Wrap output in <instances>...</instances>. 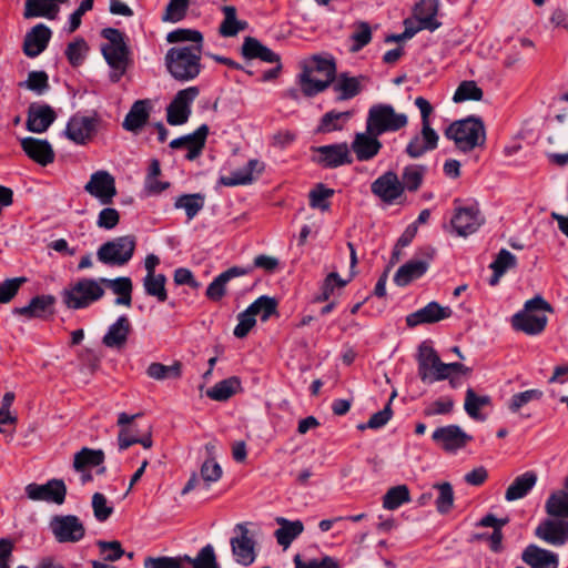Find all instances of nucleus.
<instances>
[{
	"mask_svg": "<svg viewBox=\"0 0 568 568\" xmlns=\"http://www.w3.org/2000/svg\"><path fill=\"white\" fill-rule=\"evenodd\" d=\"M336 62L327 54H314L303 63L298 83L306 97H314L325 91L335 80Z\"/></svg>",
	"mask_w": 568,
	"mask_h": 568,
	"instance_id": "obj_1",
	"label": "nucleus"
},
{
	"mask_svg": "<svg viewBox=\"0 0 568 568\" xmlns=\"http://www.w3.org/2000/svg\"><path fill=\"white\" fill-rule=\"evenodd\" d=\"M201 54L202 45L171 48L165 54L168 71L176 80H193L201 72Z\"/></svg>",
	"mask_w": 568,
	"mask_h": 568,
	"instance_id": "obj_2",
	"label": "nucleus"
},
{
	"mask_svg": "<svg viewBox=\"0 0 568 568\" xmlns=\"http://www.w3.org/2000/svg\"><path fill=\"white\" fill-rule=\"evenodd\" d=\"M539 311L554 313V307L542 296L536 295L525 303L523 311L513 316V327L527 335H538L542 333L548 318L546 315L536 314Z\"/></svg>",
	"mask_w": 568,
	"mask_h": 568,
	"instance_id": "obj_3",
	"label": "nucleus"
},
{
	"mask_svg": "<svg viewBox=\"0 0 568 568\" xmlns=\"http://www.w3.org/2000/svg\"><path fill=\"white\" fill-rule=\"evenodd\" d=\"M445 136L454 141L455 146L463 152L474 150L486 140L484 123L474 116L453 122L445 130Z\"/></svg>",
	"mask_w": 568,
	"mask_h": 568,
	"instance_id": "obj_4",
	"label": "nucleus"
},
{
	"mask_svg": "<svg viewBox=\"0 0 568 568\" xmlns=\"http://www.w3.org/2000/svg\"><path fill=\"white\" fill-rule=\"evenodd\" d=\"M101 36L109 41L102 47V54L112 69L110 79L118 82L124 74L129 60V48L124 40V34L114 28H105Z\"/></svg>",
	"mask_w": 568,
	"mask_h": 568,
	"instance_id": "obj_5",
	"label": "nucleus"
},
{
	"mask_svg": "<svg viewBox=\"0 0 568 568\" xmlns=\"http://www.w3.org/2000/svg\"><path fill=\"white\" fill-rule=\"evenodd\" d=\"M104 293L100 280L83 277L65 287L61 297L68 308L81 310L101 300Z\"/></svg>",
	"mask_w": 568,
	"mask_h": 568,
	"instance_id": "obj_6",
	"label": "nucleus"
},
{
	"mask_svg": "<svg viewBox=\"0 0 568 568\" xmlns=\"http://www.w3.org/2000/svg\"><path fill=\"white\" fill-rule=\"evenodd\" d=\"M407 122V115L397 113L392 105L375 104L368 111L366 125L371 133L382 135L405 128Z\"/></svg>",
	"mask_w": 568,
	"mask_h": 568,
	"instance_id": "obj_7",
	"label": "nucleus"
},
{
	"mask_svg": "<svg viewBox=\"0 0 568 568\" xmlns=\"http://www.w3.org/2000/svg\"><path fill=\"white\" fill-rule=\"evenodd\" d=\"M136 247L134 235L115 237L102 244L98 252V260L106 265H125L133 256Z\"/></svg>",
	"mask_w": 568,
	"mask_h": 568,
	"instance_id": "obj_8",
	"label": "nucleus"
},
{
	"mask_svg": "<svg viewBox=\"0 0 568 568\" xmlns=\"http://www.w3.org/2000/svg\"><path fill=\"white\" fill-rule=\"evenodd\" d=\"M139 416L140 414H119L118 425L120 426V432L118 435V445L120 450H125L134 444H141L146 449L152 447L153 440L151 426H148L143 432H140L138 429V425L133 424V420Z\"/></svg>",
	"mask_w": 568,
	"mask_h": 568,
	"instance_id": "obj_9",
	"label": "nucleus"
},
{
	"mask_svg": "<svg viewBox=\"0 0 568 568\" xmlns=\"http://www.w3.org/2000/svg\"><path fill=\"white\" fill-rule=\"evenodd\" d=\"M50 530L58 542H78L85 536V527L75 515H57L51 518Z\"/></svg>",
	"mask_w": 568,
	"mask_h": 568,
	"instance_id": "obj_10",
	"label": "nucleus"
},
{
	"mask_svg": "<svg viewBox=\"0 0 568 568\" xmlns=\"http://www.w3.org/2000/svg\"><path fill=\"white\" fill-rule=\"evenodd\" d=\"M234 531L236 535L230 540L232 555L239 565L250 566L256 558V542L247 528V524H237Z\"/></svg>",
	"mask_w": 568,
	"mask_h": 568,
	"instance_id": "obj_11",
	"label": "nucleus"
},
{
	"mask_svg": "<svg viewBox=\"0 0 568 568\" xmlns=\"http://www.w3.org/2000/svg\"><path fill=\"white\" fill-rule=\"evenodd\" d=\"M200 91L196 87L180 90L166 109V120L171 125H182L191 115V105Z\"/></svg>",
	"mask_w": 568,
	"mask_h": 568,
	"instance_id": "obj_12",
	"label": "nucleus"
},
{
	"mask_svg": "<svg viewBox=\"0 0 568 568\" xmlns=\"http://www.w3.org/2000/svg\"><path fill=\"white\" fill-rule=\"evenodd\" d=\"M29 499L34 501H47L62 505L67 497V486L62 479H50L45 484L40 485L31 483L24 488Z\"/></svg>",
	"mask_w": 568,
	"mask_h": 568,
	"instance_id": "obj_13",
	"label": "nucleus"
},
{
	"mask_svg": "<svg viewBox=\"0 0 568 568\" xmlns=\"http://www.w3.org/2000/svg\"><path fill=\"white\" fill-rule=\"evenodd\" d=\"M433 440L445 452L455 453L467 446L473 437L465 433L458 425L438 427L432 435Z\"/></svg>",
	"mask_w": 568,
	"mask_h": 568,
	"instance_id": "obj_14",
	"label": "nucleus"
},
{
	"mask_svg": "<svg viewBox=\"0 0 568 568\" xmlns=\"http://www.w3.org/2000/svg\"><path fill=\"white\" fill-rule=\"evenodd\" d=\"M535 535L549 545L562 546L568 541V520L547 518L537 526Z\"/></svg>",
	"mask_w": 568,
	"mask_h": 568,
	"instance_id": "obj_15",
	"label": "nucleus"
},
{
	"mask_svg": "<svg viewBox=\"0 0 568 568\" xmlns=\"http://www.w3.org/2000/svg\"><path fill=\"white\" fill-rule=\"evenodd\" d=\"M207 134L209 126L206 124H202L195 132L172 140L170 142V146L172 149L185 150V158L192 161L201 154L205 145Z\"/></svg>",
	"mask_w": 568,
	"mask_h": 568,
	"instance_id": "obj_16",
	"label": "nucleus"
},
{
	"mask_svg": "<svg viewBox=\"0 0 568 568\" xmlns=\"http://www.w3.org/2000/svg\"><path fill=\"white\" fill-rule=\"evenodd\" d=\"M453 311L449 306H442L437 302H430L426 306L407 315L406 323L409 327L420 324H433L449 318Z\"/></svg>",
	"mask_w": 568,
	"mask_h": 568,
	"instance_id": "obj_17",
	"label": "nucleus"
},
{
	"mask_svg": "<svg viewBox=\"0 0 568 568\" xmlns=\"http://www.w3.org/2000/svg\"><path fill=\"white\" fill-rule=\"evenodd\" d=\"M132 332V324L126 315H121L113 324H111L102 337L104 346L113 349H122L125 347L129 336Z\"/></svg>",
	"mask_w": 568,
	"mask_h": 568,
	"instance_id": "obj_18",
	"label": "nucleus"
},
{
	"mask_svg": "<svg viewBox=\"0 0 568 568\" xmlns=\"http://www.w3.org/2000/svg\"><path fill=\"white\" fill-rule=\"evenodd\" d=\"M521 560L530 568H558L559 558L554 551L535 544L528 545L521 552Z\"/></svg>",
	"mask_w": 568,
	"mask_h": 568,
	"instance_id": "obj_19",
	"label": "nucleus"
},
{
	"mask_svg": "<svg viewBox=\"0 0 568 568\" xmlns=\"http://www.w3.org/2000/svg\"><path fill=\"white\" fill-rule=\"evenodd\" d=\"M52 32L43 23L34 26L27 32L23 41V52L29 58H36L42 53L51 39Z\"/></svg>",
	"mask_w": 568,
	"mask_h": 568,
	"instance_id": "obj_20",
	"label": "nucleus"
},
{
	"mask_svg": "<svg viewBox=\"0 0 568 568\" xmlns=\"http://www.w3.org/2000/svg\"><path fill=\"white\" fill-rule=\"evenodd\" d=\"M450 223L458 235L467 236L476 232L481 224L479 211L474 207H456Z\"/></svg>",
	"mask_w": 568,
	"mask_h": 568,
	"instance_id": "obj_21",
	"label": "nucleus"
},
{
	"mask_svg": "<svg viewBox=\"0 0 568 568\" xmlns=\"http://www.w3.org/2000/svg\"><path fill=\"white\" fill-rule=\"evenodd\" d=\"M97 121L90 116H72L65 128L68 139L78 143L84 144L90 140L95 131Z\"/></svg>",
	"mask_w": 568,
	"mask_h": 568,
	"instance_id": "obj_22",
	"label": "nucleus"
},
{
	"mask_svg": "<svg viewBox=\"0 0 568 568\" xmlns=\"http://www.w3.org/2000/svg\"><path fill=\"white\" fill-rule=\"evenodd\" d=\"M366 78L363 75L359 77H351L348 73H339L335 74V80L332 82V87L334 92L337 94V101L351 100L357 94H359L363 90V81Z\"/></svg>",
	"mask_w": 568,
	"mask_h": 568,
	"instance_id": "obj_23",
	"label": "nucleus"
},
{
	"mask_svg": "<svg viewBox=\"0 0 568 568\" xmlns=\"http://www.w3.org/2000/svg\"><path fill=\"white\" fill-rule=\"evenodd\" d=\"M438 11V2L437 0H422L414 10V17L416 19V24L414 23V28L417 31L420 30H436L440 23L437 21L436 16Z\"/></svg>",
	"mask_w": 568,
	"mask_h": 568,
	"instance_id": "obj_24",
	"label": "nucleus"
},
{
	"mask_svg": "<svg viewBox=\"0 0 568 568\" xmlns=\"http://www.w3.org/2000/svg\"><path fill=\"white\" fill-rule=\"evenodd\" d=\"M438 134L436 131L428 125V130L425 125H422L420 133L415 135L406 146V152L410 158H419L428 151L435 150L438 144Z\"/></svg>",
	"mask_w": 568,
	"mask_h": 568,
	"instance_id": "obj_25",
	"label": "nucleus"
},
{
	"mask_svg": "<svg viewBox=\"0 0 568 568\" xmlns=\"http://www.w3.org/2000/svg\"><path fill=\"white\" fill-rule=\"evenodd\" d=\"M378 134L365 132L357 133L352 142V150L361 161H367L374 158L381 150L382 143Z\"/></svg>",
	"mask_w": 568,
	"mask_h": 568,
	"instance_id": "obj_26",
	"label": "nucleus"
},
{
	"mask_svg": "<svg viewBox=\"0 0 568 568\" xmlns=\"http://www.w3.org/2000/svg\"><path fill=\"white\" fill-rule=\"evenodd\" d=\"M250 271L251 268L239 266H233L224 271L209 284L205 292L206 297L214 302L221 301L226 293V284L234 277L248 274Z\"/></svg>",
	"mask_w": 568,
	"mask_h": 568,
	"instance_id": "obj_27",
	"label": "nucleus"
},
{
	"mask_svg": "<svg viewBox=\"0 0 568 568\" xmlns=\"http://www.w3.org/2000/svg\"><path fill=\"white\" fill-rule=\"evenodd\" d=\"M317 162L326 168H337L351 162L347 144L325 145L317 149Z\"/></svg>",
	"mask_w": 568,
	"mask_h": 568,
	"instance_id": "obj_28",
	"label": "nucleus"
},
{
	"mask_svg": "<svg viewBox=\"0 0 568 568\" xmlns=\"http://www.w3.org/2000/svg\"><path fill=\"white\" fill-rule=\"evenodd\" d=\"M55 120V113L49 105H30L27 128L34 133H43Z\"/></svg>",
	"mask_w": 568,
	"mask_h": 568,
	"instance_id": "obj_29",
	"label": "nucleus"
},
{
	"mask_svg": "<svg viewBox=\"0 0 568 568\" xmlns=\"http://www.w3.org/2000/svg\"><path fill=\"white\" fill-rule=\"evenodd\" d=\"M68 0H26L23 17L26 19L44 17L53 20L58 17L60 4Z\"/></svg>",
	"mask_w": 568,
	"mask_h": 568,
	"instance_id": "obj_30",
	"label": "nucleus"
},
{
	"mask_svg": "<svg viewBox=\"0 0 568 568\" xmlns=\"http://www.w3.org/2000/svg\"><path fill=\"white\" fill-rule=\"evenodd\" d=\"M242 55L247 60L260 59L267 63H278L280 55L253 37H246L241 48Z\"/></svg>",
	"mask_w": 568,
	"mask_h": 568,
	"instance_id": "obj_31",
	"label": "nucleus"
},
{
	"mask_svg": "<svg viewBox=\"0 0 568 568\" xmlns=\"http://www.w3.org/2000/svg\"><path fill=\"white\" fill-rule=\"evenodd\" d=\"M22 149L26 154L36 162L47 165L51 163L54 158L53 150L48 141L39 140L36 138H26L21 142Z\"/></svg>",
	"mask_w": 568,
	"mask_h": 568,
	"instance_id": "obj_32",
	"label": "nucleus"
},
{
	"mask_svg": "<svg viewBox=\"0 0 568 568\" xmlns=\"http://www.w3.org/2000/svg\"><path fill=\"white\" fill-rule=\"evenodd\" d=\"M150 100L135 101L123 120V128L130 132H136L143 128L150 116Z\"/></svg>",
	"mask_w": 568,
	"mask_h": 568,
	"instance_id": "obj_33",
	"label": "nucleus"
},
{
	"mask_svg": "<svg viewBox=\"0 0 568 568\" xmlns=\"http://www.w3.org/2000/svg\"><path fill=\"white\" fill-rule=\"evenodd\" d=\"M537 483V474L532 470L517 476L505 493L507 501H514L524 498L534 488Z\"/></svg>",
	"mask_w": 568,
	"mask_h": 568,
	"instance_id": "obj_34",
	"label": "nucleus"
},
{
	"mask_svg": "<svg viewBox=\"0 0 568 568\" xmlns=\"http://www.w3.org/2000/svg\"><path fill=\"white\" fill-rule=\"evenodd\" d=\"M276 523L280 528L275 530L274 536L277 544L283 548H287L304 530V525L301 520L291 521L284 517H277Z\"/></svg>",
	"mask_w": 568,
	"mask_h": 568,
	"instance_id": "obj_35",
	"label": "nucleus"
},
{
	"mask_svg": "<svg viewBox=\"0 0 568 568\" xmlns=\"http://www.w3.org/2000/svg\"><path fill=\"white\" fill-rule=\"evenodd\" d=\"M54 302L55 298L52 295H38L27 306L14 308L13 313L27 318H41L45 316Z\"/></svg>",
	"mask_w": 568,
	"mask_h": 568,
	"instance_id": "obj_36",
	"label": "nucleus"
},
{
	"mask_svg": "<svg viewBox=\"0 0 568 568\" xmlns=\"http://www.w3.org/2000/svg\"><path fill=\"white\" fill-rule=\"evenodd\" d=\"M439 356L437 352L428 343L424 342L418 347L417 364H418V376L423 382H427L430 378V374L434 371Z\"/></svg>",
	"mask_w": 568,
	"mask_h": 568,
	"instance_id": "obj_37",
	"label": "nucleus"
},
{
	"mask_svg": "<svg viewBox=\"0 0 568 568\" xmlns=\"http://www.w3.org/2000/svg\"><path fill=\"white\" fill-rule=\"evenodd\" d=\"M371 189L383 202L390 204L403 194L405 185L400 180H375Z\"/></svg>",
	"mask_w": 568,
	"mask_h": 568,
	"instance_id": "obj_38",
	"label": "nucleus"
},
{
	"mask_svg": "<svg viewBox=\"0 0 568 568\" xmlns=\"http://www.w3.org/2000/svg\"><path fill=\"white\" fill-rule=\"evenodd\" d=\"M101 285H106L115 295V304L130 307L132 304V281L130 277L122 276L114 280L100 278Z\"/></svg>",
	"mask_w": 568,
	"mask_h": 568,
	"instance_id": "obj_39",
	"label": "nucleus"
},
{
	"mask_svg": "<svg viewBox=\"0 0 568 568\" xmlns=\"http://www.w3.org/2000/svg\"><path fill=\"white\" fill-rule=\"evenodd\" d=\"M486 406H491L490 396L477 395L473 388H467L464 409L470 418L479 422L486 420L487 416L480 412V409Z\"/></svg>",
	"mask_w": 568,
	"mask_h": 568,
	"instance_id": "obj_40",
	"label": "nucleus"
},
{
	"mask_svg": "<svg viewBox=\"0 0 568 568\" xmlns=\"http://www.w3.org/2000/svg\"><path fill=\"white\" fill-rule=\"evenodd\" d=\"M427 268L428 264L425 261H408L397 270L394 282L398 286H406L412 281L423 276Z\"/></svg>",
	"mask_w": 568,
	"mask_h": 568,
	"instance_id": "obj_41",
	"label": "nucleus"
},
{
	"mask_svg": "<svg viewBox=\"0 0 568 568\" xmlns=\"http://www.w3.org/2000/svg\"><path fill=\"white\" fill-rule=\"evenodd\" d=\"M516 265V256L506 248L500 250L494 262L489 265V267L493 270V276L489 280V284L491 286L497 285L500 277L508 270L515 268Z\"/></svg>",
	"mask_w": 568,
	"mask_h": 568,
	"instance_id": "obj_42",
	"label": "nucleus"
},
{
	"mask_svg": "<svg viewBox=\"0 0 568 568\" xmlns=\"http://www.w3.org/2000/svg\"><path fill=\"white\" fill-rule=\"evenodd\" d=\"M104 462V453L100 449L83 447L74 455L73 468L78 473H84L88 468L101 465Z\"/></svg>",
	"mask_w": 568,
	"mask_h": 568,
	"instance_id": "obj_43",
	"label": "nucleus"
},
{
	"mask_svg": "<svg viewBox=\"0 0 568 568\" xmlns=\"http://www.w3.org/2000/svg\"><path fill=\"white\" fill-rule=\"evenodd\" d=\"M84 190L97 197L102 204L111 203L116 194L114 180H89Z\"/></svg>",
	"mask_w": 568,
	"mask_h": 568,
	"instance_id": "obj_44",
	"label": "nucleus"
},
{
	"mask_svg": "<svg viewBox=\"0 0 568 568\" xmlns=\"http://www.w3.org/2000/svg\"><path fill=\"white\" fill-rule=\"evenodd\" d=\"M224 20L220 24L219 32L222 37H235L239 32L247 29L246 21L237 20L236 9L233 6H225L223 8Z\"/></svg>",
	"mask_w": 568,
	"mask_h": 568,
	"instance_id": "obj_45",
	"label": "nucleus"
},
{
	"mask_svg": "<svg viewBox=\"0 0 568 568\" xmlns=\"http://www.w3.org/2000/svg\"><path fill=\"white\" fill-rule=\"evenodd\" d=\"M176 558L181 559L182 568H185V564L192 565V568H220L212 545L204 546L195 558L186 555L178 556Z\"/></svg>",
	"mask_w": 568,
	"mask_h": 568,
	"instance_id": "obj_46",
	"label": "nucleus"
},
{
	"mask_svg": "<svg viewBox=\"0 0 568 568\" xmlns=\"http://www.w3.org/2000/svg\"><path fill=\"white\" fill-rule=\"evenodd\" d=\"M205 196L202 193L182 194L176 197L174 206L184 210L187 220H193L204 207Z\"/></svg>",
	"mask_w": 568,
	"mask_h": 568,
	"instance_id": "obj_47",
	"label": "nucleus"
},
{
	"mask_svg": "<svg viewBox=\"0 0 568 568\" xmlns=\"http://www.w3.org/2000/svg\"><path fill=\"white\" fill-rule=\"evenodd\" d=\"M545 509L550 517L568 520V494L561 490L554 491L548 497Z\"/></svg>",
	"mask_w": 568,
	"mask_h": 568,
	"instance_id": "obj_48",
	"label": "nucleus"
},
{
	"mask_svg": "<svg viewBox=\"0 0 568 568\" xmlns=\"http://www.w3.org/2000/svg\"><path fill=\"white\" fill-rule=\"evenodd\" d=\"M410 501V493L407 485L390 487L383 497V507L387 510H395L402 505Z\"/></svg>",
	"mask_w": 568,
	"mask_h": 568,
	"instance_id": "obj_49",
	"label": "nucleus"
},
{
	"mask_svg": "<svg viewBox=\"0 0 568 568\" xmlns=\"http://www.w3.org/2000/svg\"><path fill=\"white\" fill-rule=\"evenodd\" d=\"M166 277L164 274L145 275L143 287L149 296L155 297L158 302L164 303L168 300L165 288Z\"/></svg>",
	"mask_w": 568,
	"mask_h": 568,
	"instance_id": "obj_50",
	"label": "nucleus"
},
{
	"mask_svg": "<svg viewBox=\"0 0 568 568\" xmlns=\"http://www.w3.org/2000/svg\"><path fill=\"white\" fill-rule=\"evenodd\" d=\"M240 381L236 377H231L216 383L212 388L206 392V395L214 400L223 402L233 396L237 388H240Z\"/></svg>",
	"mask_w": 568,
	"mask_h": 568,
	"instance_id": "obj_51",
	"label": "nucleus"
},
{
	"mask_svg": "<svg viewBox=\"0 0 568 568\" xmlns=\"http://www.w3.org/2000/svg\"><path fill=\"white\" fill-rule=\"evenodd\" d=\"M150 378L163 381L166 378H180L182 375V364L174 362L172 365H163L161 363H151L146 369Z\"/></svg>",
	"mask_w": 568,
	"mask_h": 568,
	"instance_id": "obj_52",
	"label": "nucleus"
},
{
	"mask_svg": "<svg viewBox=\"0 0 568 568\" xmlns=\"http://www.w3.org/2000/svg\"><path fill=\"white\" fill-rule=\"evenodd\" d=\"M334 189L327 187L323 183H317L308 193L310 206L321 211L329 209V199L334 195Z\"/></svg>",
	"mask_w": 568,
	"mask_h": 568,
	"instance_id": "obj_53",
	"label": "nucleus"
},
{
	"mask_svg": "<svg viewBox=\"0 0 568 568\" xmlns=\"http://www.w3.org/2000/svg\"><path fill=\"white\" fill-rule=\"evenodd\" d=\"M247 308L254 316L261 315V320L265 322L276 313L277 302L273 297L263 295L255 300Z\"/></svg>",
	"mask_w": 568,
	"mask_h": 568,
	"instance_id": "obj_54",
	"label": "nucleus"
},
{
	"mask_svg": "<svg viewBox=\"0 0 568 568\" xmlns=\"http://www.w3.org/2000/svg\"><path fill=\"white\" fill-rule=\"evenodd\" d=\"M483 95V90L477 85L475 81H463L456 89L453 101L455 103H460L468 100L480 101Z\"/></svg>",
	"mask_w": 568,
	"mask_h": 568,
	"instance_id": "obj_55",
	"label": "nucleus"
},
{
	"mask_svg": "<svg viewBox=\"0 0 568 568\" xmlns=\"http://www.w3.org/2000/svg\"><path fill=\"white\" fill-rule=\"evenodd\" d=\"M190 0H170L162 14L163 22L176 23L182 21L187 13Z\"/></svg>",
	"mask_w": 568,
	"mask_h": 568,
	"instance_id": "obj_56",
	"label": "nucleus"
},
{
	"mask_svg": "<svg viewBox=\"0 0 568 568\" xmlns=\"http://www.w3.org/2000/svg\"><path fill=\"white\" fill-rule=\"evenodd\" d=\"M89 51V45L83 38H77L70 42L65 49V57L72 67H79L83 63Z\"/></svg>",
	"mask_w": 568,
	"mask_h": 568,
	"instance_id": "obj_57",
	"label": "nucleus"
},
{
	"mask_svg": "<svg viewBox=\"0 0 568 568\" xmlns=\"http://www.w3.org/2000/svg\"><path fill=\"white\" fill-rule=\"evenodd\" d=\"M351 118V112L329 111L321 120L318 130L322 132H333L342 130L343 123Z\"/></svg>",
	"mask_w": 568,
	"mask_h": 568,
	"instance_id": "obj_58",
	"label": "nucleus"
},
{
	"mask_svg": "<svg viewBox=\"0 0 568 568\" xmlns=\"http://www.w3.org/2000/svg\"><path fill=\"white\" fill-rule=\"evenodd\" d=\"M169 43L192 42L191 45L203 47V36L197 30L192 29H176L166 34Z\"/></svg>",
	"mask_w": 568,
	"mask_h": 568,
	"instance_id": "obj_59",
	"label": "nucleus"
},
{
	"mask_svg": "<svg viewBox=\"0 0 568 568\" xmlns=\"http://www.w3.org/2000/svg\"><path fill=\"white\" fill-rule=\"evenodd\" d=\"M434 488L438 490L436 498V508L438 513H448L454 505V490L449 483L435 484Z\"/></svg>",
	"mask_w": 568,
	"mask_h": 568,
	"instance_id": "obj_60",
	"label": "nucleus"
},
{
	"mask_svg": "<svg viewBox=\"0 0 568 568\" xmlns=\"http://www.w3.org/2000/svg\"><path fill=\"white\" fill-rule=\"evenodd\" d=\"M542 397L540 389H528L514 394L508 403V408L511 413H518L525 405L532 400H539Z\"/></svg>",
	"mask_w": 568,
	"mask_h": 568,
	"instance_id": "obj_61",
	"label": "nucleus"
},
{
	"mask_svg": "<svg viewBox=\"0 0 568 568\" xmlns=\"http://www.w3.org/2000/svg\"><path fill=\"white\" fill-rule=\"evenodd\" d=\"M91 505L93 515L100 523L108 520L113 514V506L109 504L106 497L101 493L93 494Z\"/></svg>",
	"mask_w": 568,
	"mask_h": 568,
	"instance_id": "obj_62",
	"label": "nucleus"
},
{
	"mask_svg": "<svg viewBox=\"0 0 568 568\" xmlns=\"http://www.w3.org/2000/svg\"><path fill=\"white\" fill-rule=\"evenodd\" d=\"M26 282V277H14L0 283V304L9 303Z\"/></svg>",
	"mask_w": 568,
	"mask_h": 568,
	"instance_id": "obj_63",
	"label": "nucleus"
},
{
	"mask_svg": "<svg viewBox=\"0 0 568 568\" xmlns=\"http://www.w3.org/2000/svg\"><path fill=\"white\" fill-rule=\"evenodd\" d=\"M223 470L219 463L214 458L206 459L200 469L201 478L210 485L211 483H215L220 480L222 477Z\"/></svg>",
	"mask_w": 568,
	"mask_h": 568,
	"instance_id": "obj_64",
	"label": "nucleus"
}]
</instances>
